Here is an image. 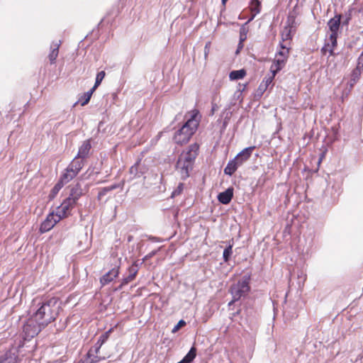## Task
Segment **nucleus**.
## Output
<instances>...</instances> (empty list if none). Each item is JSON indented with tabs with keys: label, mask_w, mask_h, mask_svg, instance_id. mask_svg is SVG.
<instances>
[{
	"label": "nucleus",
	"mask_w": 363,
	"mask_h": 363,
	"mask_svg": "<svg viewBox=\"0 0 363 363\" xmlns=\"http://www.w3.org/2000/svg\"><path fill=\"white\" fill-rule=\"evenodd\" d=\"M233 196V189L232 188H228L218 194V199L223 204H228L232 200Z\"/></svg>",
	"instance_id": "obj_17"
},
{
	"label": "nucleus",
	"mask_w": 363,
	"mask_h": 363,
	"mask_svg": "<svg viewBox=\"0 0 363 363\" xmlns=\"http://www.w3.org/2000/svg\"><path fill=\"white\" fill-rule=\"evenodd\" d=\"M95 90L91 89L89 91L85 92L79 99V101L78 102L80 103V104L82 106H85L86 104H87L89 103V101H90V99L91 97V95L93 94V92Z\"/></svg>",
	"instance_id": "obj_26"
},
{
	"label": "nucleus",
	"mask_w": 363,
	"mask_h": 363,
	"mask_svg": "<svg viewBox=\"0 0 363 363\" xmlns=\"http://www.w3.org/2000/svg\"><path fill=\"white\" fill-rule=\"evenodd\" d=\"M94 352L93 349H91L89 352L83 357L77 363H95L101 359V357L94 356L93 353Z\"/></svg>",
	"instance_id": "obj_20"
},
{
	"label": "nucleus",
	"mask_w": 363,
	"mask_h": 363,
	"mask_svg": "<svg viewBox=\"0 0 363 363\" xmlns=\"http://www.w3.org/2000/svg\"><path fill=\"white\" fill-rule=\"evenodd\" d=\"M267 89V86H266V84H264V83H261L260 85L259 86V88H258V90L260 91L262 93H263L264 91H265Z\"/></svg>",
	"instance_id": "obj_41"
},
{
	"label": "nucleus",
	"mask_w": 363,
	"mask_h": 363,
	"mask_svg": "<svg viewBox=\"0 0 363 363\" xmlns=\"http://www.w3.org/2000/svg\"><path fill=\"white\" fill-rule=\"evenodd\" d=\"M91 148V145L90 140H84L82 145L79 147V151L77 156L84 160L86 159L89 156Z\"/></svg>",
	"instance_id": "obj_15"
},
{
	"label": "nucleus",
	"mask_w": 363,
	"mask_h": 363,
	"mask_svg": "<svg viewBox=\"0 0 363 363\" xmlns=\"http://www.w3.org/2000/svg\"><path fill=\"white\" fill-rule=\"evenodd\" d=\"M116 188V186L115 185H113V186H106V187H104L102 188L99 194H98V199L100 200L101 199V198L103 196H104L108 192L115 189Z\"/></svg>",
	"instance_id": "obj_29"
},
{
	"label": "nucleus",
	"mask_w": 363,
	"mask_h": 363,
	"mask_svg": "<svg viewBox=\"0 0 363 363\" xmlns=\"http://www.w3.org/2000/svg\"><path fill=\"white\" fill-rule=\"evenodd\" d=\"M61 218L57 216L56 213L48 214L45 220L41 223L40 231L43 233L51 230Z\"/></svg>",
	"instance_id": "obj_6"
},
{
	"label": "nucleus",
	"mask_w": 363,
	"mask_h": 363,
	"mask_svg": "<svg viewBox=\"0 0 363 363\" xmlns=\"http://www.w3.org/2000/svg\"><path fill=\"white\" fill-rule=\"evenodd\" d=\"M44 328L45 326L41 325V323L32 315L23 325V331L25 335V338H33Z\"/></svg>",
	"instance_id": "obj_4"
},
{
	"label": "nucleus",
	"mask_w": 363,
	"mask_h": 363,
	"mask_svg": "<svg viewBox=\"0 0 363 363\" xmlns=\"http://www.w3.org/2000/svg\"><path fill=\"white\" fill-rule=\"evenodd\" d=\"M65 184L62 183V182H61L60 180H59L57 182V183L54 186V187L52 189L51 191H50V194L49 195V197L50 199H54L56 195L58 194V192L60 191V190L63 187Z\"/></svg>",
	"instance_id": "obj_27"
},
{
	"label": "nucleus",
	"mask_w": 363,
	"mask_h": 363,
	"mask_svg": "<svg viewBox=\"0 0 363 363\" xmlns=\"http://www.w3.org/2000/svg\"><path fill=\"white\" fill-rule=\"evenodd\" d=\"M106 75V73L104 71H101L97 73L96 77V81L94 86L91 88L92 89L95 90L101 83L103 79H104Z\"/></svg>",
	"instance_id": "obj_28"
},
{
	"label": "nucleus",
	"mask_w": 363,
	"mask_h": 363,
	"mask_svg": "<svg viewBox=\"0 0 363 363\" xmlns=\"http://www.w3.org/2000/svg\"><path fill=\"white\" fill-rule=\"evenodd\" d=\"M196 355V350L192 347L184 357L177 363H191Z\"/></svg>",
	"instance_id": "obj_24"
},
{
	"label": "nucleus",
	"mask_w": 363,
	"mask_h": 363,
	"mask_svg": "<svg viewBox=\"0 0 363 363\" xmlns=\"http://www.w3.org/2000/svg\"><path fill=\"white\" fill-rule=\"evenodd\" d=\"M243 91L244 88H242V89H239L238 90H237L233 95V99L239 100L241 102L242 101V93Z\"/></svg>",
	"instance_id": "obj_34"
},
{
	"label": "nucleus",
	"mask_w": 363,
	"mask_h": 363,
	"mask_svg": "<svg viewBox=\"0 0 363 363\" xmlns=\"http://www.w3.org/2000/svg\"><path fill=\"white\" fill-rule=\"evenodd\" d=\"M246 74V72L245 69H239V70H234L232 71L230 74L229 77L231 80H237L240 79H242Z\"/></svg>",
	"instance_id": "obj_25"
},
{
	"label": "nucleus",
	"mask_w": 363,
	"mask_h": 363,
	"mask_svg": "<svg viewBox=\"0 0 363 363\" xmlns=\"http://www.w3.org/2000/svg\"><path fill=\"white\" fill-rule=\"evenodd\" d=\"M226 1H227V0H222V3H223V4H225Z\"/></svg>",
	"instance_id": "obj_44"
},
{
	"label": "nucleus",
	"mask_w": 363,
	"mask_h": 363,
	"mask_svg": "<svg viewBox=\"0 0 363 363\" xmlns=\"http://www.w3.org/2000/svg\"><path fill=\"white\" fill-rule=\"evenodd\" d=\"M233 245H230L228 247H227L223 254V257L225 262H228L229 260L230 257L231 256L233 253Z\"/></svg>",
	"instance_id": "obj_30"
},
{
	"label": "nucleus",
	"mask_w": 363,
	"mask_h": 363,
	"mask_svg": "<svg viewBox=\"0 0 363 363\" xmlns=\"http://www.w3.org/2000/svg\"><path fill=\"white\" fill-rule=\"evenodd\" d=\"M208 44H210V43H207L205 46V55H207V52H208L207 48H208Z\"/></svg>",
	"instance_id": "obj_42"
},
{
	"label": "nucleus",
	"mask_w": 363,
	"mask_h": 363,
	"mask_svg": "<svg viewBox=\"0 0 363 363\" xmlns=\"http://www.w3.org/2000/svg\"><path fill=\"white\" fill-rule=\"evenodd\" d=\"M199 146L197 143L191 145L186 151H184L179 156L176 164V171L182 179L185 180L189 177L193 169L194 161L198 155Z\"/></svg>",
	"instance_id": "obj_2"
},
{
	"label": "nucleus",
	"mask_w": 363,
	"mask_h": 363,
	"mask_svg": "<svg viewBox=\"0 0 363 363\" xmlns=\"http://www.w3.org/2000/svg\"><path fill=\"white\" fill-rule=\"evenodd\" d=\"M289 52V50H283V51H279L277 55H276V57H284L285 59L287 58V54Z\"/></svg>",
	"instance_id": "obj_38"
},
{
	"label": "nucleus",
	"mask_w": 363,
	"mask_h": 363,
	"mask_svg": "<svg viewBox=\"0 0 363 363\" xmlns=\"http://www.w3.org/2000/svg\"><path fill=\"white\" fill-rule=\"evenodd\" d=\"M138 166H139V163L136 162L134 165H133L130 168L129 172L132 175V177H131L132 179H133L136 177H139Z\"/></svg>",
	"instance_id": "obj_31"
},
{
	"label": "nucleus",
	"mask_w": 363,
	"mask_h": 363,
	"mask_svg": "<svg viewBox=\"0 0 363 363\" xmlns=\"http://www.w3.org/2000/svg\"><path fill=\"white\" fill-rule=\"evenodd\" d=\"M199 124L198 113H194L186 123L179 129L174 135L176 143L183 145L188 143L196 131Z\"/></svg>",
	"instance_id": "obj_3"
},
{
	"label": "nucleus",
	"mask_w": 363,
	"mask_h": 363,
	"mask_svg": "<svg viewBox=\"0 0 363 363\" xmlns=\"http://www.w3.org/2000/svg\"><path fill=\"white\" fill-rule=\"evenodd\" d=\"M235 301H233V300L228 303L229 306H231L233 305V303H234Z\"/></svg>",
	"instance_id": "obj_43"
},
{
	"label": "nucleus",
	"mask_w": 363,
	"mask_h": 363,
	"mask_svg": "<svg viewBox=\"0 0 363 363\" xmlns=\"http://www.w3.org/2000/svg\"><path fill=\"white\" fill-rule=\"evenodd\" d=\"M34 304H36V308L33 309V315L41 323V325L46 327L58 315L60 306L56 297L35 299Z\"/></svg>",
	"instance_id": "obj_1"
},
{
	"label": "nucleus",
	"mask_w": 363,
	"mask_h": 363,
	"mask_svg": "<svg viewBox=\"0 0 363 363\" xmlns=\"http://www.w3.org/2000/svg\"><path fill=\"white\" fill-rule=\"evenodd\" d=\"M78 174L72 170L70 167H67L65 169V172L62 174L60 180L64 184L69 182L72 179H74Z\"/></svg>",
	"instance_id": "obj_18"
},
{
	"label": "nucleus",
	"mask_w": 363,
	"mask_h": 363,
	"mask_svg": "<svg viewBox=\"0 0 363 363\" xmlns=\"http://www.w3.org/2000/svg\"><path fill=\"white\" fill-rule=\"evenodd\" d=\"M128 270L129 274L122 279L120 288H122L124 285L128 284L129 282L135 279L139 270V267L137 262H135L130 267H129Z\"/></svg>",
	"instance_id": "obj_10"
},
{
	"label": "nucleus",
	"mask_w": 363,
	"mask_h": 363,
	"mask_svg": "<svg viewBox=\"0 0 363 363\" xmlns=\"http://www.w3.org/2000/svg\"><path fill=\"white\" fill-rule=\"evenodd\" d=\"M74 206V203H72V202L66 199L61 205L57 208L55 213L60 218L62 219L71 214V211Z\"/></svg>",
	"instance_id": "obj_7"
},
{
	"label": "nucleus",
	"mask_w": 363,
	"mask_h": 363,
	"mask_svg": "<svg viewBox=\"0 0 363 363\" xmlns=\"http://www.w3.org/2000/svg\"><path fill=\"white\" fill-rule=\"evenodd\" d=\"M249 291V278L243 277L238 283L230 286V291L233 296V301H238L242 296H245Z\"/></svg>",
	"instance_id": "obj_5"
},
{
	"label": "nucleus",
	"mask_w": 363,
	"mask_h": 363,
	"mask_svg": "<svg viewBox=\"0 0 363 363\" xmlns=\"http://www.w3.org/2000/svg\"><path fill=\"white\" fill-rule=\"evenodd\" d=\"M341 21V16L335 15L328 23V26L331 32L330 35H337Z\"/></svg>",
	"instance_id": "obj_14"
},
{
	"label": "nucleus",
	"mask_w": 363,
	"mask_h": 363,
	"mask_svg": "<svg viewBox=\"0 0 363 363\" xmlns=\"http://www.w3.org/2000/svg\"><path fill=\"white\" fill-rule=\"evenodd\" d=\"M337 35H330L329 38L326 40L325 45L321 49V52L323 55L328 52L330 55H335L334 48L337 45Z\"/></svg>",
	"instance_id": "obj_8"
},
{
	"label": "nucleus",
	"mask_w": 363,
	"mask_h": 363,
	"mask_svg": "<svg viewBox=\"0 0 363 363\" xmlns=\"http://www.w3.org/2000/svg\"><path fill=\"white\" fill-rule=\"evenodd\" d=\"M18 352L16 349L6 351L0 355V363H18Z\"/></svg>",
	"instance_id": "obj_9"
},
{
	"label": "nucleus",
	"mask_w": 363,
	"mask_h": 363,
	"mask_svg": "<svg viewBox=\"0 0 363 363\" xmlns=\"http://www.w3.org/2000/svg\"><path fill=\"white\" fill-rule=\"evenodd\" d=\"M286 59L284 57H276L271 65L270 71L272 73H274V75L280 71L285 65Z\"/></svg>",
	"instance_id": "obj_16"
},
{
	"label": "nucleus",
	"mask_w": 363,
	"mask_h": 363,
	"mask_svg": "<svg viewBox=\"0 0 363 363\" xmlns=\"http://www.w3.org/2000/svg\"><path fill=\"white\" fill-rule=\"evenodd\" d=\"M112 331V329H110L109 330L106 331V333H103L99 338L97 342L96 343V345L94 347V349L93 350L94 351L95 354H98L101 345L108 340L111 333Z\"/></svg>",
	"instance_id": "obj_21"
},
{
	"label": "nucleus",
	"mask_w": 363,
	"mask_h": 363,
	"mask_svg": "<svg viewBox=\"0 0 363 363\" xmlns=\"http://www.w3.org/2000/svg\"><path fill=\"white\" fill-rule=\"evenodd\" d=\"M84 165V160L76 156L68 165V167L72 169V170H74L78 174L82 169Z\"/></svg>",
	"instance_id": "obj_19"
},
{
	"label": "nucleus",
	"mask_w": 363,
	"mask_h": 363,
	"mask_svg": "<svg viewBox=\"0 0 363 363\" xmlns=\"http://www.w3.org/2000/svg\"><path fill=\"white\" fill-rule=\"evenodd\" d=\"M82 194L83 192L81 185L79 184H77L71 189L70 194L67 199L76 205L77 201Z\"/></svg>",
	"instance_id": "obj_13"
},
{
	"label": "nucleus",
	"mask_w": 363,
	"mask_h": 363,
	"mask_svg": "<svg viewBox=\"0 0 363 363\" xmlns=\"http://www.w3.org/2000/svg\"><path fill=\"white\" fill-rule=\"evenodd\" d=\"M274 77L275 75H274V73H272L271 76L264 77V79L262 81V83L266 84V86L268 87L272 83Z\"/></svg>",
	"instance_id": "obj_35"
},
{
	"label": "nucleus",
	"mask_w": 363,
	"mask_h": 363,
	"mask_svg": "<svg viewBox=\"0 0 363 363\" xmlns=\"http://www.w3.org/2000/svg\"><path fill=\"white\" fill-rule=\"evenodd\" d=\"M184 190V184L179 183L177 187L172 191L171 197H176L182 194Z\"/></svg>",
	"instance_id": "obj_32"
},
{
	"label": "nucleus",
	"mask_w": 363,
	"mask_h": 363,
	"mask_svg": "<svg viewBox=\"0 0 363 363\" xmlns=\"http://www.w3.org/2000/svg\"><path fill=\"white\" fill-rule=\"evenodd\" d=\"M240 166L235 162V159L230 160L227 164V166L224 169V173L227 175L231 176L238 169Z\"/></svg>",
	"instance_id": "obj_22"
},
{
	"label": "nucleus",
	"mask_w": 363,
	"mask_h": 363,
	"mask_svg": "<svg viewBox=\"0 0 363 363\" xmlns=\"http://www.w3.org/2000/svg\"><path fill=\"white\" fill-rule=\"evenodd\" d=\"M186 325V322L183 320H181L178 322V323L174 327L172 332L175 333L179 330L180 328Z\"/></svg>",
	"instance_id": "obj_37"
},
{
	"label": "nucleus",
	"mask_w": 363,
	"mask_h": 363,
	"mask_svg": "<svg viewBox=\"0 0 363 363\" xmlns=\"http://www.w3.org/2000/svg\"><path fill=\"white\" fill-rule=\"evenodd\" d=\"M357 67L360 68V69L363 68V56L362 55H360L358 58Z\"/></svg>",
	"instance_id": "obj_39"
},
{
	"label": "nucleus",
	"mask_w": 363,
	"mask_h": 363,
	"mask_svg": "<svg viewBox=\"0 0 363 363\" xmlns=\"http://www.w3.org/2000/svg\"><path fill=\"white\" fill-rule=\"evenodd\" d=\"M255 147H248L240 152L234 158L239 166H241L252 155Z\"/></svg>",
	"instance_id": "obj_11"
},
{
	"label": "nucleus",
	"mask_w": 363,
	"mask_h": 363,
	"mask_svg": "<svg viewBox=\"0 0 363 363\" xmlns=\"http://www.w3.org/2000/svg\"><path fill=\"white\" fill-rule=\"evenodd\" d=\"M362 69L356 67L355 69L353 70L352 74V80L354 83H355L356 80L359 78Z\"/></svg>",
	"instance_id": "obj_36"
},
{
	"label": "nucleus",
	"mask_w": 363,
	"mask_h": 363,
	"mask_svg": "<svg viewBox=\"0 0 363 363\" xmlns=\"http://www.w3.org/2000/svg\"><path fill=\"white\" fill-rule=\"evenodd\" d=\"M158 250H153L152 252H150L149 254H147L145 258L143 259L144 260H146V259H148L151 257H152L153 256H155L156 255V253L157 252Z\"/></svg>",
	"instance_id": "obj_40"
},
{
	"label": "nucleus",
	"mask_w": 363,
	"mask_h": 363,
	"mask_svg": "<svg viewBox=\"0 0 363 363\" xmlns=\"http://www.w3.org/2000/svg\"><path fill=\"white\" fill-rule=\"evenodd\" d=\"M119 274V266L114 267L112 269L106 273L101 279L100 282L102 286L111 282Z\"/></svg>",
	"instance_id": "obj_12"
},
{
	"label": "nucleus",
	"mask_w": 363,
	"mask_h": 363,
	"mask_svg": "<svg viewBox=\"0 0 363 363\" xmlns=\"http://www.w3.org/2000/svg\"><path fill=\"white\" fill-rule=\"evenodd\" d=\"M261 1L260 0H252V11L259 13Z\"/></svg>",
	"instance_id": "obj_33"
},
{
	"label": "nucleus",
	"mask_w": 363,
	"mask_h": 363,
	"mask_svg": "<svg viewBox=\"0 0 363 363\" xmlns=\"http://www.w3.org/2000/svg\"><path fill=\"white\" fill-rule=\"evenodd\" d=\"M60 43L61 42L59 41L58 43H56L55 44L51 45V51L48 56L51 64L55 62L56 58L58 56Z\"/></svg>",
	"instance_id": "obj_23"
}]
</instances>
